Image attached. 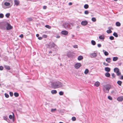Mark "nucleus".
I'll return each mask as SVG.
<instances>
[{"mask_svg":"<svg viewBox=\"0 0 123 123\" xmlns=\"http://www.w3.org/2000/svg\"><path fill=\"white\" fill-rule=\"evenodd\" d=\"M118 58L117 57H114L113 58V61H116L118 60Z\"/></svg>","mask_w":123,"mask_h":123,"instance_id":"28","label":"nucleus"},{"mask_svg":"<svg viewBox=\"0 0 123 123\" xmlns=\"http://www.w3.org/2000/svg\"><path fill=\"white\" fill-rule=\"evenodd\" d=\"M103 90L104 92L106 93L109 92L110 89L111 88V86L109 84L103 85Z\"/></svg>","mask_w":123,"mask_h":123,"instance_id":"2","label":"nucleus"},{"mask_svg":"<svg viewBox=\"0 0 123 123\" xmlns=\"http://www.w3.org/2000/svg\"><path fill=\"white\" fill-rule=\"evenodd\" d=\"M9 118H10L11 119H12V115H10L9 116Z\"/></svg>","mask_w":123,"mask_h":123,"instance_id":"53","label":"nucleus"},{"mask_svg":"<svg viewBox=\"0 0 123 123\" xmlns=\"http://www.w3.org/2000/svg\"><path fill=\"white\" fill-rule=\"evenodd\" d=\"M51 93L52 94H55L57 93V91L55 90H53L51 91Z\"/></svg>","mask_w":123,"mask_h":123,"instance_id":"18","label":"nucleus"},{"mask_svg":"<svg viewBox=\"0 0 123 123\" xmlns=\"http://www.w3.org/2000/svg\"><path fill=\"white\" fill-rule=\"evenodd\" d=\"M10 13H8L6 14L5 16L7 18H8L10 16Z\"/></svg>","mask_w":123,"mask_h":123,"instance_id":"31","label":"nucleus"},{"mask_svg":"<svg viewBox=\"0 0 123 123\" xmlns=\"http://www.w3.org/2000/svg\"><path fill=\"white\" fill-rule=\"evenodd\" d=\"M117 99L119 101H122L123 100V97H119L117 98Z\"/></svg>","mask_w":123,"mask_h":123,"instance_id":"15","label":"nucleus"},{"mask_svg":"<svg viewBox=\"0 0 123 123\" xmlns=\"http://www.w3.org/2000/svg\"><path fill=\"white\" fill-rule=\"evenodd\" d=\"M47 8V6H43V8L44 9H46Z\"/></svg>","mask_w":123,"mask_h":123,"instance_id":"57","label":"nucleus"},{"mask_svg":"<svg viewBox=\"0 0 123 123\" xmlns=\"http://www.w3.org/2000/svg\"><path fill=\"white\" fill-rule=\"evenodd\" d=\"M67 55L69 57H72L74 56V54L73 52L69 51Z\"/></svg>","mask_w":123,"mask_h":123,"instance_id":"8","label":"nucleus"},{"mask_svg":"<svg viewBox=\"0 0 123 123\" xmlns=\"http://www.w3.org/2000/svg\"><path fill=\"white\" fill-rule=\"evenodd\" d=\"M114 72L116 73V74L117 76H119L121 75V73L120 72L118 68H115L114 69Z\"/></svg>","mask_w":123,"mask_h":123,"instance_id":"5","label":"nucleus"},{"mask_svg":"<svg viewBox=\"0 0 123 123\" xmlns=\"http://www.w3.org/2000/svg\"><path fill=\"white\" fill-rule=\"evenodd\" d=\"M112 32V31L110 30H108L107 31V32L108 34H110Z\"/></svg>","mask_w":123,"mask_h":123,"instance_id":"35","label":"nucleus"},{"mask_svg":"<svg viewBox=\"0 0 123 123\" xmlns=\"http://www.w3.org/2000/svg\"><path fill=\"white\" fill-rule=\"evenodd\" d=\"M81 66V64L80 63H77L74 65L76 69H78Z\"/></svg>","mask_w":123,"mask_h":123,"instance_id":"10","label":"nucleus"},{"mask_svg":"<svg viewBox=\"0 0 123 123\" xmlns=\"http://www.w3.org/2000/svg\"><path fill=\"white\" fill-rule=\"evenodd\" d=\"M103 64L104 65H105V66H107L109 65V64H108L106 63L105 62H103Z\"/></svg>","mask_w":123,"mask_h":123,"instance_id":"45","label":"nucleus"},{"mask_svg":"<svg viewBox=\"0 0 123 123\" xmlns=\"http://www.w3.org/2000/svg\"><path fill=\"white\" fill-rule=\"evenodd\" d=\"M83 59V57L81 55L79 56L78 58V60L79 61H80Z\"/></svg>","mask_w":123,"mask_h":123,"instance_id":"16","label":"nucleus"},{"mask_svg":"<svg viewBox=\"0 0 123 123\" xmlns=\"http://www.w3.org/2000/svg\"><path fill=\"white\" fill-rule=\"evenodd\" d=\"M47 35L43 34L42 36L44 38H46L47 37Z\"/></svg>","mask_w":123,"mask_h":123,"instance_id":"46","label":"nucleus"},{"mask_svg":"<svg viewBox=\"0 0 123 123\" xmlns=\"http://www.w3.org/2000/svg\"><path fill=\"white\" fill-rule=\"evenodd\" d=\"M99 38L101 40H104V35H101L99 37Z\"/></svg>","mask_w":123,"mask_h":123,"instance_id":"20","label":"nucleus"},{"mask_svg":"<svg viewBox=\"0 0 123 123\" xmlns=\"http://www.w3.org/2000/svg\"><path fill=\"white\" fill-rule=\"evenodd\" d=\"M4 67L5 68L9 70L10 69V68L9 66L6 65L4 66Z\"/></svg>","mask_w":123,"mask_h":123,"instance_id":"21","label":"nucleus"},{"mask_svg":"<svg viewBox=\"0 0 123 123\" xmlns=\"http://www.w3.org/2000/svg\"><path fill=\"white\" fill-rule=\"evenodd\" d=\"M111 59L110 58H107L106 59V61L108 63L111 62Z\"/></svg>","mask_w":123,"mask_h":123,"instance_id":"19","label":"nucleus"},{"mask_svg":"<svg viewBox=\"0 0 123 123\" xmlns=\"http://www.w3.org/2000/svg\"><path fill=\"white\" fill-rule=\"evenodd\" d=\"M10 3L9 2H5L4 3V5L5 6H8L10 5Z\"/></svg>","mask_w":123,"mask_h":123,"instance_id":"26","label":"nucleus"},{"mask_svg":"<svg viewBox=\"0 0 123 123\" xmlns=\"http://www.w3.org/2000/svg\"><path fill=\"white\" fill-rule=\"evenodd\" d=\"M56 36H56V38H60V36L59 35H57Z\"/></svg>","mask_w":123,"mask_h":123,"instance_id":"56","label":"nucleus"},{"mask_svg":"<svg viewBox=\"0 0 123 123\" xmlns=\"http://www.w3.org/2000/svg\"><path fill=\"white\" fill-rule=\"evenodd\" d=\"M4 16V15L2 13H0V18H3Z\"/></svg>","mask_w":123,"mask_h":123,"instance_id":"41","label":"nucleus"},{"mask_svg":"<svg viewBox=\"0 0 123 123\" xmlns=\"http://www.w3.org/2000/svg\"><path fill=\"white\" fill-rule=\"evenodd\" d=\"M90 56L91 58H94L97 56V54L96 53L94 52L91 54Z\"/></svg>","mask_w":123,"mask_h":123,"instance_id":"9","label":"nucleus"},{"mask_svg":"<svg viewBox=\"0 0 123 123\" xmlns=\"http://www.w3.org/2000/svg\"><path fill=\"white\" fill-rule=\"evenodd\" d=\"M19 37L21 38H23V37L24 36L23 34H21L19 36Z\"/></svg>","mask_w":123,"mask_h":123,"instance_id":"54","label":"nucleus"},{"mask_svg":"<svg viewBox=\"0 0 123 123\" xmlns=\"http://www.w3.org/2000/svg\"><path fill=\"white\" fill-rule=\"evenodd\" d=\"M61 33L62 34H63L65 35H66L68 34V31H67L64 30L62 31H61Z\"/></svg>","mask_w":123,"mask_h":123,"instance_id":"11","label":"nucleus"},{"mask_svg":"<svg viewBox=\"0 0 123 123\" xmlns=\"http://www.w3.org/2000/svg\"><path fill=\"white\" fill-rule=\"evenodd\" d=\"M116 25L117 26H120L121 25V23L119 22H117L116 23Z\"/></svg>","mask_w":123,"mask_h":123,"instance_id":"23","label":"nucleus"},{"mask_svg":"<svg viewBox=\"0 0 123 123\" xmlns=\"http://www.w3.org/2000/svg\"><path fill=\"white\" fill-rule=\"evenodd\" d=\"M91 43L93 45H95L96 44V43L93 40H92L91 41Z\"/></svg>","mask_w":123,"mask_h":123,"instance_id":"24","label":"nucleus"},{"mask_svg":"<svg viewBox=\"0 0 123 123\" xmlns=\"http://www.w3.org/2000/svg\"><path fill=\"white\" fill-rule=\"evenodd\" d=\"M115 74L114 73H113L111 74V76L112 77H115Z\"/></svg>","mask_w":123,"mask_h":123,"instance_id":"59","label":"nucleus"},{"mask_svg":"<svg viewBox=\"0 0 123 123\" xmlns=\"http://www.w3.org/2000/svg\"><path fill=\"white\" fill-rule=\"evenodd\" d=\"M72 120L73 121H75L76 120V118L75 117H73L72 118Z\"/></svg>","mask_w":123,"mask_h":123,"instance_id":"40","label":"nucleus"},{"mask_svg":"<svg viewBox=\"0 0 123 123\" xmlns=\"http://www.w3.org/2000/svg\"><path fill=\"white\" fill-rule=\"evenodd\" d=\"M6 22H0V29L3 30H5L6 26Z\"/></svg>","mask_w":123,"mask_h":123,"instance_id":"3","label":"nucleus"},{"mask_svg":"<svg viewBox=\"0 0 123 123\" xmlns=\"http://www.w3.org/2000/svg\"><path fill=\"white\" fill-rule=\"evenodd\" d=\"M56 110V108L53 109H51V111L52 112H54Z\"/></svg>","mask_w":123,"mask_h":123,"instance_id":"48","label":"nucleus"},{"mask_svg":"<svg viewBox=\"0 0 123 123\" xmlns=\"http://www.w3.org/2000/svg\"><path fill=\"white\" fill-rule=\"evenodd\" d=\"M51 87L54 89L60 88L63 87L64 85L63 83L59 81H56L53 82L51 84Z\"/></svg>","mask_w":123,"mask_h":123,"instance_id":"1","label":"nucleus"},{"mask_svg":"<svg viewBox=\"0 0 123 123\" xmlns=\"http://www.w3.org/2000/svg\"><path fill=\"white\" fill-rule=\"evenodd\" d=\"M6 23L7 25L6 28L7 30H11L12 28V27L7 22Z\"/></svg>","mask_w":123,"mask_h":123,"instance_id":"7","label":"nucleus"},{"mask_svg":"<svg viewBox=\"0 0 123 123\" xmlns=\"http://www.w3.org/2000/svg\"><path fill=\"white\" fill-rule=\"evenodd\" d=\"M14 95L15 97H18L19 96V94L17 92H15L14 94Z\"/></svg>","mask_w":123,"mask_h":123,"instance_id":"30","label":"nucleus"},{"mask_svg":"<svg viewBox=\"0 0 123 123\" xmlns=\"http://www.w3.org/2000/svg\"><path fill=\"white\" fill-rule=\"evenodd\" d=\"M49 53H52V51H49Z\"/></svg>","mask_w":123,"mask_h":123,"instance_id":"63","label":"nucleus"},{"mask_svg":"<svg viewBox=\"0 0 123 123\" xmlns=\"http://www.w3.org/2000/svg\"><path fill=\"white\" fill-rule=\"evenodd\" d=\"M36 36L37 37H38L39 36V35L38 34H36Z\"/></svg>","mask_w":123,"mask_h":123,"instance_id":"61","label":"nucleus"},{"mask_svg":"<svg viewBox=\"0 0 123 123\" xmlns=\"http://www.w3.org/2000/svg\"><path fill=\"white\" fill-rule=\"evenodd\" d=\"M73 25V24L72 23H69L68 22H66L63 24V26L65 28H68L71 29L72 28L71 27L70 25Z\"/></svg>","mask_w":123,"mask_h":123,"instance_id":"4","label":"nucleus"},{"mask_svg":"<svg viewBox=\"0 0 123 123\" xmlns=\"http://www.w3.org/2000/svg\"><path fill=\"white\" fill-rule=\"evenodd\" d=\"M108 29H109V30H110L111 29V30H112L113 29V28L112 27H109L108 28Z\"/></svg>","mask_w":123,"mask_h":123,"instance_id":"58","label":"nucleus"},{"mask_svg":"<svg viewBox=\"0 0 123 123\" xmlns=\"http://www.w3.org/2000/svg\"><path fill=\"white\" fill-rule=\"evenodd\" d=\"M27 19L29 21H32L33 20V18L31 17L28 18Z\"/></svg>","mask_w":123,"mask_h":123,"instance_id":"34","label":"nucleus"},{"mask_svg":"<svg viewBox=\"0 0 123 123\" xmlns=\"http://www.w3.org/2000/svg\"><path fill=\"white\" fill-rule=\"evenodd\" d=\"M5 96L6 98H8L9 97V95L6 93H5Z\"/></svg>","mask_w":123,"mask_h":123,"instance_id":"43","label":"nucleus"},{"mask_svg":"<svg viewBox=\"0 0 123 123\" xmlns=\"http://www.w3.org/2000/svg\"><path fill=\"white\" fill-rule=\"evenodd\" d=\"M42 38H43V37H38V39L39 40H41L42 39Z\"/></svg>","mask_w":123,"mask_h":123,"instance_id":"55","label":"nucleus"},{"mask_svg":"<svg viewBox=\"0 0 123 123\" xmlns=\"http://www.w3.org/2000/svg\"><path fill=\"white\" fill-rule=\"evenodd\" d=\"M88 70L87 69H86L84 72L85 74H87L88 72Z\"/></svg>","mask_w":123,"mask_h":123,"instance_id":"32","label":"nucleus"},{"mask_svg":"<svg viewBox=\"0 0 123 123\" xmlns=\"http://www.w3.org/2000/svg\"><path fill=\"white\" fill-rule=\"evenodd\" d=\"M45 27L49 29H50L51 27L49 25H46L45 26Z\"/></svg>","mask_w":123,"mask_h":123,"instance_id":"39","label":"nucleus"},{"mask_svg":"<svg viewBox=\"0 0 123 123\" xmlns=\"http://www.w3.org/2000/svg\"><path fill=\"white\" fill-rule=\"evenodd\" d=\"M117 83L119 85L121 86L122 84V82L121 81L119 80L117 81Z\"/></svg>","mask_w":123,"mask_h":123,"instance_id":"29","label":"nucleus"},{"mask_svg":"<svg viewBox=\"0 0 123 123\" xmlns=\"http://www.w3.org/2000/svg\"><path fill=\"white\" fill-rule=\"evenodd\" d=\"M72 4V3L71 2H69V3L68 5H71Z\"/></svg>","mask_w":123,"mask_h":123,"instance_id":"60","label":"nucleus"},{"mask_svg":"<svg viewBox=\"0 0 123 123\" xmlns=\"http://www.w3.org/2000/svg\"><path fill=\"white\" fill-rule=\"evenodd\" d=\"M3 69V67L2 66H0V70H2Z\"/></svg>","mask_w":123,"mask_h":123,"instance_id":"49","label":"nucleus"},{"mask_svg":"<svg viewBox=\"0 0 123 123\" xmlns=\"http://www.w3.org/2000/svg\"><path fill=\"white\" fill-rule=\"evenodd\" d=\"M73 47L74 48H77L78 47L77 45H74Z\"/></svg>","mask_w":123,"mask_h":123,"instance_id":"51","label":"nucleus"},{"mask_svg":"<svg viewBox=\"0 0 123 123\" xmlns=\"http://www.w3.org/2000/svg\"><path fill=\"white\" fill-rule=\"evenodd\" d=\"M14 1L15 4L17 6H18L20 2L18 0H14Z\"/></svg>","mask_w":123,"mask_h":123,"instance_id":"13","label":"nucleus"},{"mask_svg":"<svg viewBox=\"0 0 123 123\" xmlns=\"http://www.w3.org/2000/svg\"><path fill=\"white\" fill-rule=\"evenodd\" d=\"M88 23L86 21H83L81 22V24L83 25H86Z\"/></svg>","mask_w":123,"mask_h":123,"instance_id":"12","label":"nucleus"},{"mask_svg":"<svg viewBox=\"0 0 123 123\" xmlns=\"http://www.w3.org/2000/svg\"><path fill=\"white\" fill-rule=\"evenodd\" d=\"M105 75L106 77H110V74L109 73L107 72L105 73Z\"/></svg>","mask_w":123,"mask_h":123,"instance_id":"22","label":"nucleus"},{"mask_svg":"<svg viewBox=\"0 0 123 123\" xmlns=\"http://www.w3.org/2000/svg\"><path fill=\"white\" fill-rule=\"evenodd\" d=\"M104 54L106 56L108 55L109 54L108 52L106 51H105L104 52Z\"/></svg>","mask_w":123,"mask_h":123,"instance_id":"36","label":"nucleus"},{"mask_svg":"<svg viewBox=\"0 0 123 123\" xmlns=\"http://www.w3.org/2000/svg\"><path fill=\"white\" fill-rule=\"evenodd\" d=\"M48 45L49 46V47L50 48H53L55 49H56L57 47V46L54 43H52L49 44Z\"/></svg>","mask_w":123,"mask_h":123,"instance_id":"6","label":"nucleus"},{"mask_svg":"<svg viewBox=\"0 0 123 123\" xmlns=\"http://www.w3.org/2000/svg\"><path fill=\"white\" fill-rule=\"evenodd\" d=\"M100 84V83L98 81H97L94 84V86L96 87H98L99 86Z\"/></svg>","mask_w":123,"mask_h":123,"instance_id":"14","label":"nucleus"},{"mask_svg":"<svg viewBox=\"0 0 123 123\" xmlns=\"http://www.w3.org/2000/svg\"><path fill=\"white\" fill-rule=\"evenodd\" d=\"M105 70L107 72H109L110 71V68L108 67H105Z\"/></svg>","mask_w":123,"mask_h":123,"instance_id":"17","label":"nucleus"},{"mask_svg":"<svg viewBox=\"0 0 123 123\" xmlns=\"http://www.w3.org/2000/svg\"><path fill=\"white\" fill-rule=\"evenodd\" d=\"M9 94L11 97H12L13 95V94L12 92H9Z\"/></svg>","mask_w":123,"mask_h":123,"instance_id":"47","label":"nucleus"},{"mask_svg":"<svg viewBox=\"0 0 123 123\" xmlns=\"http://www.w3.org/2000/svg\"><path fill=\"white\" fill-rule=\"evenodd\" d=\"M3 119L4 120H7V118L6 117V116H3Z\"/></svg>","mask_w":123,"mask_h":123,"instance_id":"50","label":"nucleus"},{"mask_svg":"<svg viewBox=\"0 0 123 123\" xmlns=\"http://www.w3.org/2000/svg\"><path fill=\"white\" fill-rule=\"evenodd\" d=\"M108 98L111 100H112V97L110 96H109L108 97Z\"/></svg>","mask_w":123,"mask_h":123,"instance_id":"42","label":"nucleus"},{"mask_svg":"<svg viewBox=\"0 0 123 123\" xmlns=\"http://www.w3.org/2000/svg\"><path fill=\"white\" fill-rule=\"evenodd\" d=\"M92 20L94 22H95L96 21V19L95 18L93 17L92 18Z\"/></svg>","mask_w":123,"mask_h":123,"instance_id":"33","label":"nucleus"},{"mask_svg":"<svg viewBox=\"0 0 123 123\" xmlns=\"http://www.w3.org/2000/svg\"><path fill=\"white\" fill-rule=\"evenodd\" d=\"M120 79H123V77H120Z\"/></svg>","mask_w":123,"mask_h":123,"instance_id":"64","label":"nucleus"},{"mask_svg":"<svg viewBox=\"0 0 123 123\" xmlns=\"http://www.w3.org/2000/svg\"><path fill=\"white\" fill-rule=\"evenodd\" d=\"M113 35L116 37H118V35L117 33L115 32L113 34Z\"/></svg>","mask_w":123,"mask_h":123,"instance_id":"27","label":"nucleus"},{"mask_svg":"<svg viewBox=\"0 0 123 123\" xmlns=\"http://www.w3.org/2000/svg\"><path fill=\"white\" fill-rule=\"evenodd\" d=\"M63 92L62 91H60L59 92V94L60 95H63Z\"/></svg>","mask_w":123,"mask_h":123,"instance_id":"38","label":"nucleus"},{"mask_svg":"<svg viewBox=\"0 0 123 123\" xmlns=\"http://www.w3.org/2000/svg\"><path fill=\"white\" fill-rule=\"evenodd\" d=\"M89 12L88 11L86 10L85 11L84 13L86 14H88L89 13Z\"/></svg>","mask_w":123,"mask_h":123,"instance_id":"44","label":"nucleus"},{"mask_svg":"<svg viewBox=\"0 0 123 123\" xmlns=\"http://www.w3.org/2000/svg\"><path fill=\"white\" fill-rule=\"evenodd\" d=\"M89 7V6L87 4H85L84 6V7L85 9H87Z\"/></svg>","mask_w":123,"mask_h":123,"instance_id":"25","label":"nucleus"},{"mask_svg":"<svg viewBox=\"0 0 123 123\" xmlns=\"http://www.w3.org/2000/svg\"><path fill=\"white\" fill-rule=\"evenodd\" d=\"M5 6L4 5H3L2 6V7L3 8L5 9Z\"/></svg>","mask_w":123,"mask_h":123,"instance_id":"62","label":"nucleus"},{"mask_svg":"<svg viewBox=\"0 0 123 123\" xmlns=\"http://www.w3.org/2000/svg\"><path fill=\"white\" fill-rule=\"evenodd\" d=\"M109 39L111 40H112L114 39V37L113 36H111L110 37Z\"/></svg>","mask_w":123,"mask_h":123,"instance_id":"37","label":"nucleus"},{"mask_svg":"<svg viewBox=\"0 0 123 123\" xmlns=\"http://www.w3.org/2000/svg\"><path fill=\"white\" fill-rule=\"evenodd\" d=\"M97 45H98V47L99 48L101 46V44H98Z\"/></svg>","mask_w":123,"mask_h":123,"instance_id":"52","label":"nucleus"}]
</instances>
